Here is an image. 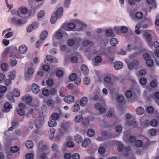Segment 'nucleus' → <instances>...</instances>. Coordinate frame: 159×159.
Wrapping results in <instances>:
<instances>
[{
  "instance_id": "f257e3e1",
  "label": "nucleus",
  "mask_w": 159,
  "mask_h": 159,
  "mask_svg": "<svg viewBox=\"0 0 159 159\" xmlns=\"http://www.w3.org/2000/svg\"><path fill=\"white\" fill-rule=\"evenodd\" d=\"M45 64L43 66V69L45 71H48L50 68L51 63H57L58 62L57 59L51 56H47L44 61Z\"/></svg>"
},
{
  "instance_id": "f03ea898",
  "label": "nucleus",
  "mask_w": 159,
  "mask_h": 159,
  "mask_svg": "<svg viewBox=\"0 0 159 159\" xmlns=\"http://www.w3.org/2000/svg\"><path fill=\"white\" fill-rule=\"evenodd\" d=\"M63 10L62 7L58 8L56 12L52 14L51 18V22L52 24L55 23L58 17H60L62 15Z\"/></svg>"
},
{
  "instance_id": "7ed1b4c3",
  "label": "nucleus",
  "mask_w": 159,
  "mask_h": 159,
  "mask_svg": "<svg viewBox=\"0 0 159 159\" xmlns=\"http://www.w3.org/2000/svg\"><path fill=\"white\" fill-rule=\"evenodd\" d=\"M11 22L14 25L19 26L25 24L27 21L26 19L24 17L17 19V17L13 16L11 18Z\"/></svg>"
},
{
  "instance_id": "20e7f679",
  "label": "nucleus",
  "mask_w": 159,
  "mask_h": 159,
  "mask_svg": "<svg viewBox=\"0 0 159 159\" xmlns=\"http://www.w3.org/2000/svg\"><path fill=\"white\" fill-rule=\"evenodd\" d=\"M11 22L14 25L19 26L25 24L27 21L26 19L24 17L17 19V17L13 16L11 18Z\"/></svg>"
},
{
  "instance_id": "39448f33",
  "label": "nucleus",
  "mask_w": 159,
  "mask_h": 159,
  "mask_svg": "<svg viewBox=\"0 0 159 159\" xmlns=\"http://www.w3.org/2000/svg\"><path fill=\"white\" fill-rule=\"evenodd\" d=\"M144 39L149 46L151 48L152 47L153 43L152 42V38L151 34L148 32H146L144 34Z\"/></svg>"
},
{
  "instance_id": "423d86ee",
  "label": "nucleus",
  "mask_w": 159,
  "mask_h": 159,
  "mask_svg": "<svg viewBox=\"0 0 159 159\" xmlns=\"http://www.w3.org/2000/svg\"><path fill=\"white\" fill-rule=\"evenodd\" d=\"M34 70L32 67L28 68L25 71V77L26 79H29L34 73Z\"/></svg>"
},
{
  "instance_id": "0eeeda50",
  "label": "nucleus",
  "mask_w": 159,
  "mask_h": 159,
  "mask_svg": "<svg viewBox=\"0 0 159 159\" xmlns=\"http://www.w3.org/2000/svg\"><path fill=\"white\" fill-rule=\"evenodd\" d=\"M38 153L40 154L43 152V151L47 149V147L46 145L43 143V141L40 142L38 145Z\"/></svg>"
},
{
  "instance_id": "6e6552de",
  "label": "nucleus",
  "mask_w": 159,
  "mask_h": 159,
  "mask_svg": "<svg viewBox=\"0 0 159 159\" xmlns=\"http://www.w3.org/2000/svg\"><path fill=\"white\" fill-rule=\"evenodd\" d=\"M94 108L97 110L99 111V112L101 114H104L106 112L105 108L102 107L101 104L100 103H96L94 106Z\"/></svg>"
},
{
  "instance_id": "1a4fd4ad",
  "label": "nucleus",
  "mask_w": 159,
  "mask_h": 159,
  "mask_svg": "<svg viewBox=\"0 0 159 159\" xmlns=\"http://www.w3.org/2000/svg\"><path fill=\"white\" fill-rule=\"evenodd\" d=\"M127 63L128 68L130 70H132L135 66H137L139 65V61L138 60L134 59L133 61L132 62L129 63H128L127 62Z\"/></svg>"
},
{
  "instance_id": "9d476101",
  "label": "nucleus",
  "mask_w": 159,
  "mask_h": 159,
  "mask_svg": "<svg viewBox=\"0 0 159 159\" xmlns=\"http://www.w3.org/2000/svg\"><path fill=\"white\" fill-rule=\"evenodd\" d=\"M19 109L17 111V113L19 115L22 116L25 114L24 109L25 108V105L23 103H20L19 104Z\"/></svg>"
},
{
  "instance_id": "9b49d317",
  "label": "nucleus",
  "mask_w": 159,
  "mask_h": 159,
  "mask_svg": "<svg viewBox=\"0 0 159 159\" xmlns=\"http://www.w3.org/2000/svg\"><path fill=\"white\" fill-rule=\"evenodd\" d=\"M46 105L51 107V109H52L55 107V101L51 98L48 99L46 101Z\"/></svg>"
},
{
  "instance_id": "f8f14e48",
  "label": "nucleus",
  "mask_w": 159,
  "mask_h": 159,
  "mask_svg": "<svg viewBox=\"0 0 159 159\" xmlns=\"http://www.w3.org/2000/svg\"><path fill=\"white\" fill-rule=\"evenodd\" d=\"M64 101L68 103H71L75 101V98L73 96L69 95L64 98Z\"/></svg>"
},
{
  "instance_id": "ddd939ff",
  "label": "nucleus",
  "mask_w": 159,
  "mask_h": 159,
  "mask_svg": "<svg viewBox=\"0 0 159 159\" xmlns=\"http://www.w3.org/2000/svg\"><path fill=\"white\" fill-rule=\"evenodd\" d=\"M31 90L34 94H37L40 90V88L38 85L33 83L31 85Z\"/></svg>"
},
{
  "instance_id": "4468645a",
  "label": "nucleus",
  "mask_w": 159,
  "mask_h": 159,
  "mask_svg": "<svg viewBox=\"0 0 159 159\" xmlns=\"http://www.w3.org/2000/svg\"><path fill=\"white\" fill-rule=\"evenodd\" d=\"M106 54L108 57L109 61L111 62L113 61L114 59V52L110 50H108V52L106 53Z\"/></svg>"
},
{
  "instance_id": "2eb2a0df",
  "label": "nucleus",
  "mask_w": 159,
  "mask_h": 159,
  "mask_svg": "<svg viewBox=\"0 0 159 159\" xmlns=\"http://www.w3.org/2000/svg\"><path fill=\"white\" fill-rule=\"evenodd\" d=\"M88 102V98L86 97H83L81 98L80 104L81 107H85L87 105Z\"/></svg>"
},
{
  "instance_id": "dca6fc26",
  "label": "nucleus",
  "mask_w": 159,
  "mask_h": 159,
  "mask_svg": "<svg viewBox=\"0 0 159 159\" xmlns=\"http://www.w3.org/2000/svg\"><path fill=\"white\" fill-rule=\"evenodd\" d=\"M123 66L122 63L119 61H116L114 63V67L116 70L121 69Z\"/></svg>"
},
{
  "instance_id": "f3484780",
  "label": "nucleus",
  "mask_w": 159,
  "mask_h": 159,
  "mask_svg": "<svg viewBox=\"0 0 159 159\" xmlns=\"http://www.w3.org/2000/svg\"><path fill=\"white\" fill-rule=\"evenodd\" d=\"M21 99L26 103L31 102L32 100V97L29 95H25L21 98Z\"/></svg>"
},
{
  "instance_id": "a211bd4d",
  "label": "nucleus",
  "mask_w": 159,
  "mask_h": 159,
  "mask_svg": "<svg viewBox=\"0 0 159 159\" xmlns=\"http://www.w3.org/2000/svg\"><path fill=\"white\" fill-rule=\"evenodd\" d=\"M55 132V129L54 128H51L48 133V137L51 140L54 137V134Z\"/></svg>"
},
{
  "instance_id": "6ab92c4d",
  "label": "nucleus",
  "mask_w": 159,
  "mask_h": 159,
  "mask_svg": "<svg viewBox=\"0 0 159 159\" xmlns=\"http://www.w3.org/2000/svg\"><path fill=\"white\" fill-rule=\"evenodd\" d=\"M19 51L20 53L22 54L24 53L27 51V47L25 45H22L19 47Z\"/></svg>"
},
{
  "instance_id": "aec40b11",
  "label": "nucleus",
  "mask_w": 159,
  "mask_h": 159,
  "mask_svg": "<svg viewBox=\"0 0 159 159\" xmlns=\"http://www.w3.org/2000/svg\"><path fill=\"white\" fill-rule=\"evenodd\" d=\"M81 70L83 73L85 75H87L89 72V69L85 65L83 64L81 66Z\"/></svg>"
},
{
  "instance_id": "412c9836",
  "label": "nucleus",
  "mask_w": 159,
  "mask_h": 159,
  "mask_svg": "<svg viewBox=\"0 0 159 159\" xmlns=\"http://www.w3.org/2000/svg\"><path fill=\"white\" fill-rule=\"evenodd\" d=\"M91 142V141L89 139H85L83 141L82 143V145L83 147H87L90 144Z\"/></svg>"
},
{
  "instance_id": "4be33fe9",
  "label": "nucleus",
  "mask_w": 159,
  "mask_h": 159,
  "mask_svg": "<svg viewBox=\"0 0 159 159\" xmlns=\"http://www.w3.org/2000/svg\"><path fill=\"white\" fill-rule=\"evenodd\" d=\"M48 35V32L47 30H44L41 33L40 35V39L44 40L47 37Z\"/></svg>"
},
{
  "instance_id": "5701e85b",
  "label": "nucleus",
  "mask_w": 159,
  "mask_h": 159,
  "mask_svg": "<svg viewBox=\"0 0 159 159\" xmlns=\"http://www.w3.org/2000/svg\"><path fill=\"white\" fill-rule=\"evenodd\" d=\"M126 125L135 127L137 126V124L135 121H129L126 122Z\"/></svg>"
},
{
  "instance_id": "b1692460",
  "label": "nucleus",
  "mask_w": 159,
  "mask_h": 159,
  "mask_svg": "<svg viewBox=\"0 0 159 159\" xmlns=\"http://www.w3.org/2000/svg\"><path fill=\"white\" fill-rule=\"evenodd\" d=\"M18 11L23 14L25 15L28 12V9L25 7H21L18 9Z\"/></svg>"
},
{
  "instance_id": "393cba45",
  "label": "nucleus",
  "mask_w": 159,
  "mask_h": 159,
  "mask_svg": "<svg viewBox=\"0 0 159 159\" xmlns=\"http://www.w3.org/2000/svg\"><path fill=\"white\" fill-rule=\"evenodd\" d=\"M82 44L85 47H87L88 46L92 47L93 45V43L92 41L87 40H85L83 42Z\"/></svg>"
},
{
  "instance_id": "a878e982",
  "label": "nucleus",
  "mask_w": 159,
  "mask_h": 159,
  "mask_svg": "<svg viewBox=\"0 0 159 159\" xmlns=\"http://www.w3.org/2000/svg\"><path fill=\"white\" fill-rule=\"evenodd\" d=\"M71 109L73 112H77L80 109V106L79 104L75 103Z\"/></svg>"
},
{
  "instance_id": "bb28decb",
  "label": "nucleus",
  "mask_w": 159,
  "mask_h": 159,
  "mask_svg": "<svg viewBox=\"0 0 159 159\" xmlns=\"http://www.w3.org/2000/svg\"><path fill=\"white\" fill-rule=\"evenodd\" d=\"M144 111V108L141 107H138L136 109V113L138 115H141L143 114Z\"/></svg>"
},
{
  "instance_id": "cd10ccee",
  "label": "nucleus",
  "mask_w": 159,
  "mask_h": 159,
  "mask_svg": "<svg viewBox=\"0 0 159 159\" xmlns=\"http://www.w3.org/2000/svg\"><path fill=\"white\" fill-rule=\"evenodd\" d=\"M11 51V49L10 48H6L2 54V56L3 58H5L7 55Z\"/></svg>"
},
{
  "instance_id": "c85d7f7f",
  "label": "nucleus",
  "mask_w": 159,
  "mask_h": 159,
  "mask_svg": "<svg viewBox=\"0 0 159 159\" xmlns=\"http://www.w3.org/2000/svg\"><path fill=\"white\" fill-rule=\"evenodd\" d=\"M48 125L50 127H54L57 125L56 120L53 119L49 120L48 123Z\"/></svg>"
},
{
  "instance_id": "c756f323",
  "label": "nucleus",
  "mask_w": 159,
  "mask_h": 159,
  "mask_svg": "<svg viewBox=\"0 0 159 159\" xmlns=\"http://www.w3.org/2000/svg\"><path fill=\"white\" fill-rule=\"evenodd\" d=\"M75 141L78 143H80L83 140V138L80 135L77 134L75 136Z\"/></svg>"
},
{
  "instance_id": "7c9ffc66",
  "label": "nucleus",
  "mask_w": 159,
  "mask_h": 159,
  "mask_svg": "<svg viewBox=\"0 0 159 159\" xmlns=\"http://www.w3.org/2000/svg\"><path fill=\"white\" fill-rule=\"evenodd\" d=\"M26 146L28 149L32 148L33 147L34 144L31 141H27L26 143Z\"/></svg>"
},
{
  "instance_id": "2f4dec72",
  "label": "nucleus",
  "mask_w": 159,
  "mask_h": 159,
  "mask_svg": "<svg viewBox=\"0 0 159 159\" xmlns=\"http://www.w3.org/2000/svg\"><path fill=\"white\" fill-rule=\"evenodd\" d=\"M13 94L15 97H18L20 95V90L18 89H15L13 91Z\"/></svg>"
},
{
  "instance_id": "473e14b6",
  "label": "nucleus",
  "mask_w": 159,
  "mask_h": 159,
  "mask_svg": "<svg viewBox=\"0 0 159 159\" xmlns=\"http://www.w3.org/2000/svg\"><path fill=\"white\" fill-rule=\"evenodd\" d=\"M1 68L3 71H6L8 69V65L6 63H2L1 65Z\"/></svg>"
},
{
  "instance_id": "72a5a7b5",
  "label": "nucleus",
  "mask_w": 159,
  "mask_h": 159,
  "mask_svg": "<svg viewBox=\"0 0 159 159\" xmlns=\"http://www.w3.org/2000/svg\"><path fill=\"white\" fill-rule=\"evenodd\" d=\"M7 98L11 102H14V99L11 93H8L7 95Z\"/></svg>"
},
{
  "instance_id": "f704fd0d",
  "label": "nucleus",
  "mask_w": 159,
  "mask_h": 159,
  "mask_svg": "<svg viewBox=\"0 0 159 159\" xmlns=\"http://www.w3.org/2000/svg\"><path fill=\"white\" fill-rule=\"evenodd\" d=\"M55 36L58 39H61L63 36L62 33L59 31V30L56 32Z\"/></svg>"
},
{
  "instance_id": "c9c22d12",
  "label": "nucleus",
  "mask_w": 159,
  "mask_h": 159,
  "mask_svg": "<svg viewBox=\"0 0 159 159\" xmlns=\"http://www.w3.org/2000/svg\"><path fill=\"white\" fill-rule=\"evenodd\" d=\"M83 118V116L81 115H77L75 117V120L76 122L79 123L81 121Z\"/></svg>"
},
{
  "instance_id": "e433bc0d",
  "label": "nucleus",
  "mask_w": 159,
  "mask_h": 159,
  "mask_svg": "<svg viewBox=\"0 0 159 159\" xmlns=\"http://www.w3.org/2000/svg\"><path fill=\"white\" fill-rule=\"evenodd\" d=\"M117 39L116 38H113L110 41V44L112 46H115L117 45L118 43Z\"/></svg>"
},
{
  "instance_id": "4c0bfd02",
  "label": "nucleus",
  "mask_w": 159,
  "mask_h": 159,
  "mask_svg": "<svg viewBox=\"0 0 159 159\" xmlns=\"http://www.w3.org/2000/svg\"><path fill=\"white\" fill-rule=\"evenodd\" d=\"M106 150V149L104 147L100 146L98 149V152L99 154H104Z\"/></svg>"
},
{
  "instance_id": "58836bf2",
  "label": "nucleus",
  "mask_w": 159,
  "mask_h": 159,
  "mask_svg": "<svg viewBox=\"0 0 159 159\" xmlns=\"http://www.w3.org/2000/svg\"><path fill=\"white\" fill-rule=\"evenodd\" d=\"M60 115L57 113H54L52 115V119L56 120H58L60 117Z\"/></svg>"
},
{
  "instance_id": "ea45409f",
  "label": "nucleus",
  "mask_w": 159,
  "mask_h": 159,
  "mask_svg": "<svg viewBox=\"0 0 159 159\" xmlns=\"http://www.w3.org/2000/svg\"><path fill=\"white\" fill-rule=\"evenodd\" d=\"M10 65L12 66H15L17 64V60L15 59H12L9 61Z\"/></svg>"
},
{
  "instance_id": "a19ab883",
  "label": "nucleus",
  "mask_w": 159,
  "mask_h": 159,
  "mask_svg": "<svg viewBox=\"0 0 159 159\" xmlns=\"http://www.w3.org/2000/svg\"><path fill=\"white\" fill-rule=\"evenodd\" d=\"M116 99L118 102H121L124 101V97L122 95L119 94L117 96Z\"/></svg>"
},
{
  "instance_id": "79ce46f5",
  "label": "nucleus",
  "mask_w": 159,
  "mask_h": 159,
  "mask_svg": "<svg viewBox=\"0 0 159 159\" xmlns=\"http://www.w3.org/2000/svg\"><path fill=\"white\" fill-rule=\"evenodd\" d=\"M94 131L92 129H88L87 132V134L89 137L92 136L94 135Z\"/></svg>"
},
{
  "instance_id": "37998d69",
  "label": "nucleus",
  "mask_w": 159,
  "mask_h": 159,
  "mask_svg": "<svg viewBox=\"0 0 159 159\" xmlns=\"http://www.w3.org/2000/svg\"><path fill=\"white\" fill-rule=\"evenodd\" d=\"M104 81L106 83L112 84V82H111V77L109 76H106L104 79Z\"/></svg>"
},
{
  "instance_id": "c03bdc74",
  "label": "nucleus",
  "mask_w": 159,
  "mask_h": 159,
  "mask_svg": "<svg viewBox=\"0 0 159 159\" xmlns=\"http://www.w3.org/2000/svg\"><path fill=\"white\" fill-rule=\"evenodd\" d=\"M125 95L127 98H130L132 95V92L130 90H127L125 92Z\"/></svg>"
},
{
  "instance_id": "a18cd8bd",
  "label": "nucleus",
  "mask_w": 159,
  "mask_h": 159,
  "mask_svg": "<svg viewBox=\"0 0 159 159\" xmlns=\"http://www.w3.org/2000/svg\"><path fill=\"white\" fill-rule=\"evenodd\" d=\"M135 144L136 146L137 147H141L143 145V142L142 141L137 140L135 142Z\"/></svg>"
},
{
  "instance_id": "49530a36",
  "label": "nucleus",
  "mask_w": 159,
  "mask_h": 159,
  "mask_svg": "<svg viewBox=\"0 0 159 159\" xmlns=\"http://www.w3.org/2000/svg\"><path fill=\"white\" fill-rule=\"evenodd\" d=\"M19 150V149L18 147L16 146H14L12 147L11 149L10 150L11 152L15 153L18 152Z\"/></svg>"
},
{
  "instance_id": "de8ad7c7",
  "label": "nucleus",
  "mask_w": 159,
  "mask_h": 159,
  "mask_svg": "<svg viewBox=\"0 0 159 159\" xmlns=\"http://www.w3.org/2000/svg\"><path fill=\"white\" fill-rule=\"evenodd\" d=\"M122 127L121 125H118L116 127L115 129L116 132L120 133L122 131Z\"/></svg>"
},
{
  "instance_id": "09e8293b",
  "label": "nucleus",
  "mask_w": 159,
  "mask_h": 159,
  "mask_svg": "<svg viewBox=\"0 0 159 159\" xmlns=\"http://www.w3.org/2000/svg\"><path fill=\"white\" fill-rule=\"evenodd\" d=\"M135 16L136 18L138 19H140L143 17V14L142 12H138L136 13Z\"/></svg>"
},
{
  "instance_id": "8fccbe9b",
  "label": "nucleus",
  "mask_w": 159,
  "mask_h": 159,
  "mask_svg": "<svg viewBox=\"0 0 159 159\" xmlns=\"http://www.w3.org/2000/svg\"><path fill=\"white\" fill-rule=\"evenodd\" d=\"M95 60L96 63H99L101 62L102 61V58L101 56H97L95 58Z\"/></svg>"
},
{
  "instance_id": "3c124183",
  "label": "nucleus",
  "mask_w": 159,
  "mask_h": 159,
  "mask_svg": "<svg viewBox=\"0 0 159 159\" xmlns=\"http://www.w3.org/2000/svg\"><path fill=\"white\" fill-rule=\"evenodd\" d=\"M153 61L151 59L147 60L146 61V64L147 65L148 67H151L153 65Z\"/></svg>"
},
{
  "instance_id": "603ef678",
  "label": "nucleus",
  "mask_w": 159,
  "mask_h": 159,
  "mask_svg": "<svg viewBox=\"0 0 159 159\" xmlns=\"http://www.w3.org/2000/svg\"><path fill=\"white\" fill-rule=\"evenodd\" d=\"M150 125L153 127H155L157 125V121L155 119H153L150 122Z\"/></svg>"
},
{
  "instance_id": "864d4df0",
  "label": "nucleus",
  "mask_w": 159,
  "mask_h": 159,
  "mask_svg": "<svg viewBox=\"0 0 159 159\" xmlns=\"http://www.w3.org/2000/svg\"><path fill=\"white\" fill-rule=\"evenodd\" d=\"M84 84L86 85H89L90 83V78L86 77L84 80Z\"/></svg>"
},
{
  "instance_id": "5fc2aeb1",
  "label": "nucleus",
  "mask_w": 159,
  "mask_h": 159,
  "mask_svg": "<svg viewBox=\"0 0 159 159\" xmlns=\"http://www.w3.org/2000/svg\"><path fill=\"white\" fill-rule=\"evenodd\" d=\"M42 94L46 96H48L50 93V91L47 89H44L42 92Z\"/></svg>"
},
{
  "instance_id": "6e6d98bb",
  "label": "nucleus",
  "mask_w": 159,
  "mask_h": 159,
  "mask_svg": "<svg viewBox=\"0 0 159 159\" xmlns=\"http://www.w3.org/2000/svg\"><path fill=\"white\" fill-rule=\"evenodd\" d=\"M73 81H74L75 84L77 85L80 84L81 81V79L80 77H76V78Z\"/></svg>"
},
{
  "instance_id": "4d7b16f0",
  "label": "nucleus",
  "mask_w": 159,
  "mask_h": 159,
  "mask_svg": "<svg viewBox=\"0 0 159 159\" xmlns=\"http://www.w3.org/2000/svg\"><path fill=\"white\" fill-rule=\"evenodd\" d=\"M45 14L44 10H41L38 12V18H41Z\"/></svg>"
},
{
  "instance_id": "13d9d810",
  "label": "nucleus",
  "mask_w": 159,
  "mask_h": 159,
  "mask_svg": "<svg viewBox=\"0 0 159 159\" xmlns=\"http://www.w3.org/2000/svg\"><path fill=\"white\" fill-rule=\"evenodd\" d=\"M72 159H80V155L77 153H74L72 155Z\"/></svg>"
},
{
  "instance_id": "bf43d9fd",
  "label": "nucleus",
  "mask_w": 159,
  "mask_h": 159,
  "mask_svg": "<svg viewBox=\"0 0 159 159\" xmlns=\"http://www.w3.org/2000/svg\"><path fill=\"white\" fill-rule=\"evenodd\" d=\"M56 74L58 77H61L63 74V72L61 70H59L56 72Z\"/></svg>"
},
{
  "instance_id": "052dcab7",
  "label": "nucleus",
  "mask_w": 159,
  "mask_h": 159,
  "mask_svg": "<svg viewBox=\"0 0 159 159\" xmlns=\"http://www.w3.org/2000/svg\"><path fill=\"white\" fill-rule=\"evenodd\" d=\"M75 24L74 23H70L68 25L67 27L69 29L73 30L75 28Z\"/></svg>"
},
{
  "instance_id": "680f3d73",
  "label": "nucleus",
  "mask_w": 159,
  "mask_h": 159,
  "mask_svg": "<svg viewBox=\"0 0 159 159\" xmlns=\"http://www.w3.org/2000/svg\"><path fill=\"white\" fill-rule=\"evenodd\" d=\"M128 28L125 26H122L121 27V31L122 33H126L128 31Z\"/></svg>"
},
{
  "instance_id": "e2e57ef3",
  "label": "nucleus",
  "mask_w": 159,
  "mask_h": 159,
  "mask_svg": "<svg viewBox=\"0 0 159 159\" xmlns=\"http://www.w3.org/2000/svg\"><path fill=\"white\" fill-rule=\"evenodd\" d=\"M115 113L114 111H109L107 114V116L109 117H111L114 116L115 115Z\"/></svg>"
},
{
  "instance_id": "0e129e2a",
  "label": "nucleus",
  "mask_w": 159,
  "mask_h": 159,
  "mask_svg": "<svg viewBox=\"0 0 159 159\" xmlns=\"http://www.w3.org/2000/svg\"><path fill=\"white\" fill-rule=\"evenodd\" d=\"M27 159H33L34 157V155L32 153H29L26 155Z\"/></svg>"
},
{
  "instance_id": "69168bd1",
  "label": "nucleus",
  "mask_w": 159,
  "mask_h": 159,
  "mask_svg": "<svg viewBox=\"0 0 159 159\" xmlns=\"http://www.w3.org/2000/svg\"><path fill=\"white\" fill-rule=\"evenodd\" d=\"M149 132L151 135L154 136L156 134L157 131L156 129H152L150 130Z\"/></svg>"
},
{
  "instance_id": "338daca9",
  "label": "nucleus",
  "mask_w": 159,
  "mask_h": 159,
  "mask_svg": "<svg viewBox=\"0 0 159 159\" xmlns=\"http://www.w3.org/2000/svg\"><path fill=\"white\" fill-rule=\"evenodd\" d=\"M77 75L75 74V73H72L71 74L70 76L69 77V79L72 80L73 81L76 78Z\"/></svg>"
},
{
  "instance_id": "774afa93",
  "label": "nucleus",
  "mask_w": 159,
  "mask_h": 159,
  "mask_svg": "<svg viewBox=\"0 0 159 159\" xmlns=\"http://www.w3.org/2000/svg\"><path fill=\"white\" fill-rule=\"evenodd\" d=\"M113 34V32L111 30H107L105 33L106 36L108 37H109L112 35Z\"/></svg>"
}]
</instances>
